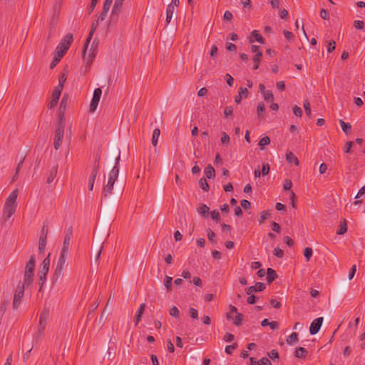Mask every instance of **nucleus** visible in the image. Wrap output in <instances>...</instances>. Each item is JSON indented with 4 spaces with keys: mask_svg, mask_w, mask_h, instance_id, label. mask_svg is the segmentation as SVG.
<instances>
[{
    "mask_svg": "<svg viewBox=\"0 0 365 365\" xmlns=\"http://www.w3.org/2000/svg\"><path fill=\"white\" fill-rule=\"evenodd\" d=\"M27 287L24 282L19 281L14 292L12 308L16 310L21 302V299L24 295L25 287Z\"/></svg>",
    "mask_w": 365,
    "mask_h": 365,
    "instance_id": "nucleus-5",
    "label": "nucleus"
},
{
    "mask_svg": "<svg viewBox=\"0 0 365 365\" xmlns=\"http://www.w3.org/2000/svg\"><path fill=\"white\" fill-rule=\"evenodd\" d=\"M267 355L269 356V357L274 360V359H279V353L277 350L275 349H272V351H270L269 352L267 353Z\"/></svg>",
    "mask_w": 365,
    "mask_h": 365,
    "instance_id": "nucleus-53",
    "label": "nucleus"
},
{
    "mask_svg": "<svg viewBox=\"0 0 365 365\" xmlns=\"http://www.w3.org/2000/svg\"><path fill=\"white\" fill-rule=\"evenodd\" d=\"M199 186L204 191H208L210 188L209 185L205 178H202L199 180Z\"/></svg>",
    "mask_w": 365,
    "mask_h": 365,
    "instance_id": "nucleus-35",
    "label": "nucleus"
},
{
    "mask_svg": "<svg viewBox=\"0 0 365 365\" xmlns=\"http://www.w3.org/2000/svg\"><path fill=\"white\" fill-rule=\"evenodd\" d=\"M307 351L304 347H299L295 351V356L297 358H305Z\"/></svg>",
    "mask_w": 365,
    "mask_h": 365,
    "instance_id": "nucleus-26",
    "label": "nucleus"
},
{
    "mask_svg": "<svg viewBox=\"0 0 365 365\" xmlns=\"http://www.w3.org/2000/svg\"><path fill=\"white\" fill-rule=\"evenodd\" d=\"M50 266V254L43 260L39 270V274L46 275Z\"/></svg>",
    "mask_w": 365,
    "mask_h": 365,
    "instance_id": "nucleus-13",
    "label": "nucleus"
},
{
    "mask_svg": "<svg viewBox=\"0 0 365 365\" xmlns=\"http://www.w3.org/2000/svg\"><path fill=\"white\" fill-rule=\"evenodd\" d=\"M270 143V139L268 136H264L259 140V145L263 149L264 145H267Z\"/></svg>",
    "mask_w": 365,
    "mask_h": 365,
    "instance_id": "nucleus-43",
    "label": "nucleus"
},
{
    "mask_svg": "<svg viewBox=\"0 0 365 365\" xmlns=\"http://www.w3.org/2000/svg\"><path fill=\"white\" fill-rule=\"evenodd\" d=\"M249 295L250 296L248 297V298L247 299V303L250 304H255L257 302V297L252 294H249Z\"/></svg>",
    "mask_w": 365,
    "mask_h": 365,
    "instance_id": "nucleus-61",
    "label": "nucleus"
},
{
    "mask_svg": "<svg viewBox=\"0 0 365 365\" xmlns=\"http://www.w3.org/2000/svg\"><path fill=\"white\" fill-rule=\"evenodd\" d=\"M120 11H113L112 10L110 19L108 23V27H112L117 24L119 19V14Z\"/></svg>",
    "mask_w": 365,
    "mask_h": 365,
    "instance_id": "nucleus-14",
    "label": "nucleus"
},
{
    "mask_svg": "<svg viewBox=\"0 0 365 365\" xmlns=\"http://www.w3.org/2000/svg\"><path fill=\"white\" fill-rule=\"evenodd\" d=\"M123 1H122V0H115V3H114L112 10L120 11L122 6H123Z\"/></svg>",
    "mask_w": 365,
    "mask_h": 365,
    "instance_id": "nucleus-42",
    "label": "nucleus"
},
{
    "mask_svg": "<svg viewBox=\"0 0 365 365\" xmlns=\"http://www.w3.org/2000/svg\"><path fill=\"white\" fill-rule=\"evenodd\" d=\"M35 257L31 255L25 266L24 281L26 286H29L33 282L34 272L35 269Z\"/></svg>",
    "mask_w": 365,
    "mask_h": 365,
    "instance_id": "nucleus-4",
    "label": "nucleus"
},
{
    "mask_svg": "<svg viewBox=\"0 0 365 365\" xmlns=\"http://www.w3.org/2000/svg\"><path fill=\"white\" fill-rule=\"evenodd\" d=\"M68 96L67 94H64L61 101L60 106L58 108V122L64 123V113L66 110V108L68 105Z\"/></svg>",
    "mask_w": 365,
    "mask_h": 365,
    "instance_id": "nucleus-8",
    "label": "nucleus"
},
{
    "mask_svg": "<svg viewBox=\"0 0 365 365\" xmlns=\"http://www.w3.org/2000/svg\"><path fill=\"white\" fill-rule=\"evenodd\" d=\"M237 346L236 343H234L232 345H228L225 347V352L227 354H231L233 349H236Z\"/></svg>",
    "mask_w": 365,
    "mask_h": 365,
    "instance_id": "nucleus-62",
    "label": "nucleus"
},
{
    "mask_svg": "<svg viewBox=\"0 0 365 365\" xmlns=\"http://www.w3.org/2000/svg\"><path fill=\"white\" fill-rule=\"evenodd\" d=\"M210 215H211V217L218 222L220 221V213L217 210H212L211 212H210Z\"/></svg>",
    "mask_w": 365,
    "mask_h": 365,
    "instance_id": "nucleus-55",
    "label": "nucleus"
},
{
    "mask_svg": "<svg viewBox=\"0 0 365 365\" xmlns=\"http://www.w3.org/2000/svg\"><path fill=\"white\" fill-rule=\"evenodd\" d=\"M145 304L144 303L140 305L138 310L137 311L134 317V322L135 326H137L139 322L141 320L142 315L143 314V312L145 311Z\"/></svg>",
    "mask_w": 365,
    "mask_h": 365,
    "instance_id": "nucleus-17",
    "label": "nucleus"
},
{
    "mask_svg": "<svg viewBox=\"0 0 365 365\" xmlns=\"http://www.w3.org/2000/svg\"><path fill=\"white\" fill-rule=\"evenodd\" d=\"M265 110V106L263 102H259L257 107V113L259 118H262L263 117V113Z\"/></svg>",
    "mask_w": 365,
    "mask_h": 365,
    "instance_id": "nucleus-31",
    "label": "nucleus"
},
{
    "mask_svg": "<svg viewBox=\"0 0 365 365\" xmlns=\"http://www.w3.org/2000/svg\"><path fill=\"white\" fill-rule=\"evenodd\" d=\"M46 280V275L39 274V279H38L39 289H38V292L41 291Z\"/></svg>",
    "mask_w": 365,
    "mask_h": 365,
    "instance_id": "nucleus-49",
    "label": "nucleus"
},
{
    "mask_svg": "<svg viewBox=\"0 0 365 365\" xmlns=\"http://www.w3.org/2000/svg\"><path fill=\"white\" fill-rule=\"evenodd\" d=\"M286 158L289 163H294L297 165H299V160L293 153L287 152L286 154Z\"/></svg>",
    "mask_w": 365,
    "mask_h": 365,
    "instance_id": "nucleus-23",
    "label": "nucleus"
},
{
    "mask_svg": "<svg viewBox=\"0 0 365 365\" xmlns=\"http://www.w3.org/2000/svg\"><path fill=\"white\" fill-rule=\"evenodd\" d=\"M233 113V108L232 106H227L224 110V115L225 118H228L232 115Z\"/></svg>",
    "mask_w": 365,
    "mask_h": 365,
    "instance_id": "nucleus-57",
    "label": "nucleus"
},
{
    "mask_svg": "<svg viewBox=\"0 0 365 365\" xmlns=\"http://www.w3.org/2000/svg\"><path fill=\"white\" fill-rule=\"evenodd\" d=\"M8 304H9V300H4L1 302V304L0 305V316H3L4 314L5 313Z\"/></svg>",
    "mask_w": 365,
    "mask_h": 365,
    "instance_id": "nucleus-48",
    "label": "nucleus"
},
{
    "mask_svg": "<svg viewBox=\"0 0 365 365\" xmlns=\"http://www.w3.org/2000/svg\"><path fill=\"white\" fill-rule=\"evenodd\" d=\"M303 106L305 110V113L309 118L311 117L312 111H311V106L308 100H304Z\"/></svg>",
    "mask_w": 365,
    "mask_h": 365,
    "instance_id": "nucleus-38",
    "label": "nucleus"
},
{
    "mask_svg": "<svg viewBox=\"0 0 365 365\" xmlns=\"http://www.w3.org/2000/svg\"><path fill=\"white\" fill-rule=\"evenodd\" d=\"M62 89L63 88H61V86H56L52 93V98L58 101L61 94Z\"/></svg>",
    "mask_w": 365,
    "mask_h": 365,
    "instance_id": "nucleus-32",
    "label": "nucleus"
},
{
    "mask_svg": "<svg viewBox=\"0 0 365 365\" xmlns=\"http://www.w3.org/2000/svg\"><path fill=\"white\" fill-rule=\"evenodd\" d=\"M46 324L47 322H43L42 320H39V324H38V331H37V336H40L43 334V332L46 328Z\"/></svg>",
    "mask_w": 365,
    "mask_h": 365,
    "instance_id": "nucleus-33",
    "label": "nucleus"
},
{
    "mask_svg": "<svg viewBox=\"0 0 365 365\" xmlns=\"http://www.w3.org/2000/svg\"><path fill=\"white\" fill-rule=\"evenodd\" d=\"M67 79V76L65 73H62L58 78V85L57 86H61V88L63 87V84Z\"/></svg>",
    "mask_w": 365,
    "mask_h": 365,
    "instance_id": "nucleus-52",
    "label": "nucleus"
},
{
    "mask_svg": "<svg viewBox=\"0 0 365 365\" xmlns=\"http://www.w3.org/2000/svg\"><path fill=\"white\" fill-rule=\"evenodd\" d=\"M99 21H98V19H97V20H96L95 21H93L92 23L91 31H90L88 36V38H87V39H86V41L85 42L84 48H83V58H85V59H86V51H87L88 44H89L91 38H92V37H93V35L95 31L96 30V29L98 26Z\"/></svg>",
    "mask_w": 365,
    "mask_h": 365,
    "instance_id": "nucleus-9",
    "label": "nucleus"
},
{
    "mask_svg": "<svg viewBox=\"0 0 365 365\" xmlns=\"http://www.w3.org/2000/svg\"><path fill=\"white\" fill-rule=\"evenodd\" d=\"M254 41H257V42L260 43H264V38L263 36L259 34V32L257 30H254L252 32V34L250 38V42L253 43Z\"/></svg>",
    "mask_w": 365,
    "mask_h": 365,
    "instance_id": "nucleus-16",
    "label": "nucleus"
},
{
    "mask_svg": "<svg viewBox=\"0 0 365 365\" xmlns=\"http://www.w3.org/2000/svg\"><path fill=\"white\" fill-rule=\"evenodd\" d=\"M339 123L342 130L346 133H349L351 131V125L349 123H346L342 120H339Z\"/></svg>",
    "mask_w": 365,
    "mask_h": 365,
    "instance_id": "nucleus-29",
    "label": "nucleus"
},
{
    "mask_svg": "<svg viewBox=\"0 0 365 365\" xmlns=\"http://www.w3.org/2000/svg\"><path fill=\"white\" fill-rule=\"evenodd\" d=\"M347 231V226L346 224L345 220L344 221V223H341L340 225L339 229L337 230L336 234L337 235H344Z\"/></svg>",
    "mask_w": 365,
    "mask_h": 365,
    "instance_id": "nucleus-47",
    "label": "nucleus"
},
{
    "mask_svg": "<svg viewBox=\"0 0 365 365\" xmlns=\"http://www.w3.org/2000/svg\"><path fill=\"white\" fill-rule=\"evenodd\" d=\"M174 12L173 5H168L166 9V22L169 24Z\"/></svg>",
    "mask_w": 365,
    "mask_h": 365,
    "instance_id": "nucleus-28",
    "label": "nucleus"
},
{
    "mask_svg": "<svg viewBox=\"0 0 365 365\" xmlns=\"http://www.w3.org/2000/svg\"><path fill=\"white\" fill-rule=\"evenodd\" d=\"M267 281L269 284L272 282L277 277L276 272L272 268L267 269Z\"/></svg>",
    "mask_w": 365,
    "mask_h": 365,
    "instance_id": "nucleus-20",
    "label": "nucleus"
},
{
    "mask_svg": "<svg viewBox=\"0 0 365 365\" xmlns=\"http://www.w3.org/2000/svg\"><path fill=\"white\" fill-rule=\"evenodd\" d=\"M18 194V189H15L9 194L6 200L3 207V215L6 217V220L9 219L16 212Z\"/></svg>",
    "mask_w": 365,
    "mask_h": 365,
    "instance_id": "nucleus-3",
    "label": "nucleus"
},
{
    "mask_svg": "<svg viewBox=\"0 0 365 365\" xmlns=\"http://www.w3.org/2000/svg\"><path fill=\"white\" fill-rule=\"evenodd\" d=\"M320 17L323 19H329V16L328 11L325 9H322L319 13Z\"/></svg>",
    "mask_w": 365,
    "mask_h": 365,
    "instance_id": "nucleus-64",
    "label": "nucleus"
},
{
    "mask_svg": "<svg viewBox=\"0 0 365 365\" xmlns=\"http://www.w3.org/2000/svg\"><path fill=\"white\" fill-rule=\"evenodd\" d=\"M101 94H102L101 88H97L94 90L93 98H92L91 103L90 104V111L91 113L94 112L96 110L97 106H98V103L101 99Z\"/></svg>",
    "mask_w": 365,
    "mask_h": 365,
    "instance_id": "nucleus-7",
    "label": "nucleus"
},
{
    "mask_svg": "<svg viewBox=\"0 0 365 365\" xmlns=\"http://www.w3.org/2000/svg\"><path fill=\"white\" fill-rule=\"evenodd\" d=\"M243 316L240 313H237V315L233 318V324L235 326H240L242 324Z\"/></svg>",
    "mask_w": 365,
    "mask_h": 365,
    "instance_id": "nucleus-40",
    "label": "nucleus"
},
{
    "mask_svg": "<svg viewBox=\"0 0 365 365\" xmlns=\"http://www.w3.org/2000/svg\"><path fill=\"white\" fill-rule=\"evenodd\" d=\"M205 174L208 179H212L215 176V170L211 165H208L205 169Z\"/></svg>",
    "mask_w": 365,
    "mask_h": 365,
    "instance_id": "nucleus-21",
    "label": "nucleus"
},
{
    "mask_svg": "<svg viewBox=\"0 0 365 365\" xmlns=\"http://www.w3.org/2000/svg\"><path fill=\"white\" fill-rule=\"evenodd\" d=\"M354 143L352 141H347L344 145V151L346 153H349L351 152V147L353 146Z\"/></svg>",
    "mask_w": 365,
    "mask_h": 365,
    "instance_id": "nucleus-58",
    "label": "nucleus"
},
{
    "mask_svg": "<svg viewBox=\"0 0 365 365\" xmlns=\"http://www.w3.org/2000/svg\"><path fill=\"white\" fill-rule=\"evenodd\" d=\"M209 207H207L205 204H201L199 207L197 208V212L200 215H201L203 217H207L208 212H209Z\"/></svg>",
    "mask_w": 365,
    "mask_h": 365,
    "instance_id": "nucleus-22",
    "label": "nucleus"
},
{
    "mask_svg": "<svg viewBox=\"0 0 365 365\" xmlns=\"http://www.w3.org/2000/svg\"><path fill=\"white\" fill-rule=\"evenodd\" d=\"M47 239L44 236H40L38 240V253L43 254L46 250Z\"/></svg>",
    "mask_w": 365,
    "mask_h": 365,
    "instance_id": "nucleus-18",
    "label": "nucleus"
},
{
    "mask_svg": "<svg viewBox=\"0 0 365 365\" xmlns=\"http://www.w3.org/2000/svg\"><path fill=\"white\" fill-rule=\"evenodd\" d=\"M354 26L356 29L362 30L365 26V24L363 21L356 20L354 22Z\"/></svg>",
    "mask_w": 365,
    "mask_h": 365,
    "instance_id": "nucleus-51",
    "label": "nucleus"
},
{
    "mask_svg": "<svg viewBox=\"0 0 365 365\" xmlns=\"http://www.w3.org/2000/svg\"><path fill=\"white\" fill-rule=\"evenodd\" d=\"M264 98L265 101L269 103L273 101V94L271 91H266L263 93Z\"/></svg>",
    "mask_w": 365,
    "mask_h": 365,
    "instance_id": "nucleus-41",
    "label": "nucleus"
},
{
    "mask_svg": "<svg viewBox=\"0 0 365 365\" xmlns=\"http://www.w3.org/2000/svg\"><path fill=\"white\" fill-rule=\"evenodd\" d=\"M63 269V268H62V267L56 266L55 272H54V274H53V282L58 280V279L59 277H61Z\"/></svg>",
    "mask_w": 365,
    "mask_h": 365,
    "instance_id": "nucleus-39",
    "label": "nucleus"
},
{
    "mask_svg": "<svg viewBox=\"0 0 365 365\" xmlns=\"http://www.w3.org/2000/svg\"><path fill=\"white\" fill-rule=\"evenodd\" d=\"M312 249L311 247H306L304 250V255L306 258V260L309 262L312 256Z\"/></svg>",
    "mask_w": 365,
    "mask_h": 365,
    "instance_id": "nucleus-44",
    "label": "nucleus"
},
{
    "mask_svg": "<svg viewBox=\"0 0 365 365\" xmlns=\"http://www.w3.org/2000/svg\"><path fill=\"white\" fill-rule=\"evenodd\" d=\"M269 165L267 163H263L262 165V175H267L269 173Z\"/></svg>",
    "mask_w": 365,
    "mask_h": 365,
    "instance_id": "nucleus-46",
    "label": "nucleus"
},
{
    "mask_svg": "<svg viewBox=\"0 0 365 365\" xmlns=\"http://www.w3.org/2000/svg\"><path fill=\"white\" fill-rule=\"evenodd\" d=\"M257 363L258 365H272L270 360L266 357L262 358Z\"/></svg>",
    "mask_w": 365,
    "mask_h": 365,
    "instance_id": "nucleus-60",
    "label": "nucleus"
},
{
    "mask_svg": "<svg viewBox=\"0 0 365 365\" xmlns=\"http://www.w3.org/2000/svg\"><path fill=\"white\" fill-rule=\"evenodd\" d=\"M298 335L296 332H293L287 339V343L289 345H292L297 342Z\"/></svg>",
    "mask_w": 365,
    "mask_h": 365,
    "instance_id": "nucleus-30",
    "label": "nucleus"
},
{
    "mask_svg": "<svg viewBox=\"0 0 365 365\" xmlns=\"http://www.w3.org/2000/svg\"><path fill=\"white\" fill-rule=\"evenodd\" d=\"M49 316V311L46 309H43L42 312L40 314L39 320H42L43 322H47V319Z\"/></svg>",
    "mask_w": 365,
    "mask_h": 365,
    "instance_id": "nucleus-45",
    "label": "nucleus"
},
{
    "mask_svg": "<svg viewBox=\"0 0 365 365\" xmlns=\"http://www.w3.org/2000/svg\"><path fill=\"white\" fill-rule=\"evenodd\" d=\"M58 172V167L55 166L53 167L50 171V174L48 177L47 178V183L50 184L53 182L54 178H56Z\"/></svg>",
    "mask_w": 365,
    "mask_h": 365,
    "instance_id": "nucleus-24",
    "label": "nucleus"
},
{
    "mask_svg": "<svg viewBox=\"0 0 365 365\" xmlns=\"http://www.w3.org/2000/svg\"><path fill=\"white\" fill-rule=\"evenodd\" d=\"M108 316V313L106 312V308H105L103 309V312L101 313L100 318H99V321H98V324L100 325L101 327H102L104 325L105 322L107 320Z\"/></svg>",
    "mask_w": 365,
    "mask_h": 365,
    "instance_id": "nucleus-34",
    "label": "nucleus"
},
{
    "mask_svg": "<svg viewBox=\"0 0 365 365\" xmlns=\"http://www.w3.org/2000/svg\"><path fill=\"white\" fill-rule=\"evenodd\" d=\"M292 186V182L290 180L286 179L283 185V188L284 190H289Z\"/></svg>",
    "mask_w": 365,
    "mask_h": 365,
    "instance_id": "nucleus-63",
    "label": "nucleus"
},
{
    "mask_svg": "<svg viewBox=\"0 0 365 365\" xmlns=\"http://www.w3.org/2000/svg\"><path fill=\"white\" fill-rule=\"evenodd\" d=\"M170 314L173 317H175V318L178 317V316H179L178 309L176 307L173 306L170 309Z\"/></svg>",
    "mask_w": 365,
    "mask_h": 365,
    "instance_id": "nucleus-56",
    "label": "nucleus"
},
{
    "mask_svg": "<svg viewBox=\"0 0 365 365\" xmlns=\"http://www.w3.org/2000/svg\"><path fill=\"white\" fill-rule=\"evenodd\" d=\"M160 135V130L159 128H155L153 130V136H152V144L153 146H156L158 142V138Z\"/></svg>",
    "mask_w": 365,
    "mask_h": 365,
    "instance_id": "nucleus-25",
    "label": "nucleus"
},
{
    "mask_svg": "<svg viewBox=\"0 0 365 365\" xmlns=\"http://www.w3.org/2000/svg\"><path fill=\"white\" fill-rule=\"evenodd\" d=\"M237 314V308L232 305H230V312L227 314V317L228 319H233V314Z\"/></svg>",
    "mask_w": 365,
    "mask_h": 365,
    "instance_id": "nucleus-50",
    "label": "nucleus"
},
{
    "mask_svg": "<svg viewBox=\"0 0 365 365\" xmlns=\"http://www.w3.org/2000/svg\"><path fill=\"white\" fill-rule=\"evenodd\" d=\"M265 284L262 282H257L255 286H250L246 289L247 294H251L253 292H262L265 289Z\"/></svg>",
    "mask_w": 365,
    "mask_h": 365,
    "instance_id": "nucleus-12",
    "label": "nucleus"
},
{
    "mask_svg": "<svg viewBox=\"0 0 365 365\" xmlns=\"http://www.w3.org/2000/svg\"><path fill=\"white\" fill-rule=\"evenodd\" d=\"M323 322V317H318L315 319L310 325L309 332L312 335L317 334L322 327Z\"/></svg>",
    "mask_w": 365,
    "mask_h": 365,
    "instance_id": "nucleus-10",
    "label": "nucleus"
},
{
    "mask_svg": "<svg viewBox=\"0 0 365 365\" xmlns=\"http://www.w3.org/2000/svg\"><path fill=\"white\" fill-rule=\"evenodd\" d=\"M293 113L297 117H301L302 115V110L300 107L294 106L293 107Z\"/></svg>",
    "mask_w": 365,
    "mask_h": 365,
    "instance_id": "nucleus-54",
    "label": "nucleus"
},
{
    "mask_svg": "<svg viewBox=\"0 0 365 365\" xmlns=\"http://www.w3.org/2000/svg\"><path fill=\"white\" fill-rule=\"evenodd\" d=\"M113 155L115 157V165L113 169L110 170L108 175V180L103 189V192L102 193V198L107 197L109 195L112 193L113 190V185L115 180L118 178L119 173V161L120 159V151L119 149H116L113 152Z\"/></svg>",
    "mask_w": 365,
    "mask_h": 365,
    "instance_id": "nucleus-1",
    "label": "nucleus"
},
{
    "mask_svg": "<svg viewBox=\"0 0 365 365\" xmlns=\"http://www.w3.org/2000/svg\"><path fill=\"white\" fill-rule=\"evenodd\" d=\"M172 281H173V278L171 277L165 276V277L164 279V285H165L167 291L171 290Z\"/></svg>",
    "mask_w": 365,
    "mask_h": 365,
    "instance_id": "nucleus-37",
    "label": "nucleus"
},
{
    "mask_svg": "<svg viewBox=\"0 0 365 365\" xmlns=\"http://www.w3.org/2000/svg\"><path fill=\"white\" fill-rule=\"evenodd\" d=\"M249 91L247 88L240 87L239 88L238 95H237L235 98V101L237 103H240L242 98L247 97Z\"/></svg>",
    "mask_w": 365,
    "mask_h": 365,
    "instance_id": "nucleus-15",
    "label": "nucleus"
},
{
    "mask_svg": "<svg viewBox=\"0 0 365 365\" xmlns=\"http://www.w3.org/2000/svg\"><path fill=\"white\" fill-rule=\"evenodd\" d=\"M97 46H98V43H96V41L94 40L93 42L92 43L90 50L88 51V58L86 59V64L88 66H90L92 63L93 58L96 56Z\"/></svg>",
    "mask_w": 365,
    "mask_h": 365,
    "instance_id": "nucleus-11",
    "label": "nucleus"
},
{
    "mask_svg": "<svg viewBox=\"0 0 365 365\" xmlns=\"http://www.w3.org/2000/svg\"><path fill=\"white\" fill-rule=\"evenodd\" d=\"M274 255L279 258H282L284 256V252L279 247H276L274 250Z\"/></svg>",
    "mask_w": 365,
    "mask_h": 365,
    "instance_id": "nucleus-59",
    "label": "nucleus"
},
{
    "mask_svg": "<svg viewBox=\"0 0 365 365\" xmlns=\"http://www.w3.org/2000/svg\"><path fill=\"white\" fill-rule=\"evenodd\" d=\"M73 38L71 34H68L63 37V38L56 47L54 56L50 63L51 69H53L54 67H56L57 63L61 61V58L68 50L71 43L73 42Z\"/></svg>",
    "mask_w": 365,
    "mask_h": 365,
    "instance_id": "nucleus-2",
    "label": "nucleus"
},
{
    "mask_svg": "<svg viewBox=\"0 0 365 365\" xmlns=\"http://www.w3.org/2000/svg\"><path fill=\"white\" fill-rule=\"evenodd\" d=\"M270 216V212L269 210H264L260 212V217L259 218V222L262 224L265 220L269 218Z\"/></svg>",
    "mask_w": 365,
    "mask_h": 365,
    "instance_id": "nucleus-36",
    "label": "nucleus"
},
{
    "mask_svg": "<svg viewBox=\"0 0 365 365\" xmlns=\"http://www.w3.org/2000/svg\"><path fill=\"white\" fill-rule=\"evenodd\" d=\"M64 123L58 122L55 129V135L53 138V147L55 150H58L62 144V140L64 135Z\"/></svg>",
    "mask_w": 365,
    "mask_h": 365,
    "instance_id": "nucleus-6",
    "label": "nucleus"
},
{
    "mask_svg": "<svg viewBox=\"0 0 365 365\" xmlns=\"http://www.w3.org/2000/svg\"><path fill=\"white\" fill-rule=\"evenodd\" d=\"M262 56V52H259L253 56L252 60L255 63L254 66H253L254 70H257L259 68V63L261 61Z\"/></svg>",
    "mask_w": 365,
    "mask_h": 365,
    "instance_id": "nucleus-27",
    "label": "nucleus"
},
{
    "mask_svg": "<svg viewBox=\"0 0 365 365\" xmlns=\"http://www.w3.org/2000/svg\"><path fill=\"white\" fill-rule=\"evenodd\" d=\"M98 171H97V168L92 170V172L90 175L89 180H88V187L89 190H93V185L95 182L96 177L98 174Z\"/></svg>",
    "mask_w": 365,
    "mask_h": 365,
    "instance_id": "nucleus-19",
    "label": "nucleus"
}]
</instances>
